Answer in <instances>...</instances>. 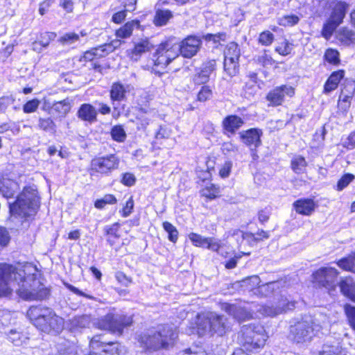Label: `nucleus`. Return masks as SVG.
I'll list each match as a JSON object with an SVG mask.
<instances>
[{
    "mask_svg": "<svg viewBox=\"0 0 355 355\" xmlns=\"http://www.w3.org/2000/svg\"><path fill=\"white\" fill-rule=\"evenodd\" d=\"M15 290L23 300H42L49 291L37 279L36 268L31 264L16 268L0 263V297L8 296Z\"/></svg>",
    "mask_w": 355,
    "mask_h": 355,
    "instance_id": "obj_1",
    "label": "nucleus"
},
{
    "mask_svg": "<svg viewBox=\"0 0 355 355\" xmlns=\"http://www.w3.org/2000/svg\"><path fill=\"white\" fill-rule=\"evenodd\" d=\"M329 322L324 315H319L314 318L306 316L290 327V337L297 343H304L311 341L320 332H328Z\"/></svg>",
    "mask_w": 355,
    "mask_h": 355,
    "instance_id": "obj_2",
    "label": "nucleus"
},
{
    "mask_svg": "<svg viewBox=\"0 0 355 355\" xmlns=\"http://www.w3.org/2000/svg\"><path fill=\"white\" fill-rule=\"evenodd\" d=\"M178 336L177 329L171 325H162L141 334L138 342L144 349L157 351L172 347Z\"/></svg>",
    "mask_w": 355,
    "mask_h": 355,
    "instance_id": "obj_3",
    "label": "nucleus"
},
{
    "mask_svg": "<svg viewBox=\"0 0 355 355\" xmlns=\"http://www.w3.org/2000/svg\"><path fill=\"white\" fill-rule=\"evenodd\" d=\"M132 322L131 315L118 313L113 308L110 309L106 315L94 319L92 324L98 329L121 336L124 329L130 327Z\"/></svg>",
    "mask_w": 355,
    "mask_h": 355,
    "instance_id": "obj_4",
    "label": "nucleus"
},
{
    "mask_svg": "<svg viewBox=\"0 0 355 355\" xmlns=\"http://www.w3.org/2000/svg\"><path fill=\"white\" fill-rule=\"evenodd\" d=\"M37 191L33 187H26L17 196L16 201L10 205L12 216L28 217L34 215L39 207Z\"/></svg>",
    "mask_w": 355,
    "mask_h": 355,
    "instance_id": "obj_5",
    "label": "nucleus"
},
{
    "mask_svg": "<svg viewBox=\"0 0 355 355\" xmlns=\"http://www.w3.org/2000/svg\"><path fill=\"white\" fill-rule=\"evenodd\" d=\"M320 4L331 10V15L324 24L322 35L326 40H329L337 27L343 22L349 5L345 2L338 0H322Z\"/></svg>",
    "mask_w": 355,
    "mask_h": 355,
    "instance_id": "obj_6",
    "label": "nucleus"
},
{
    "mask_svg": "<svg viewBox=\"0 0 355 355\" xmlns=\"http://www.w3.org/2000/svg\"><path fill=\"white\" fill-rule=\"evenodd\" d=\"M267 338L263 327L259 324L243 326L239 336L240 344L249 351L263 347Z\"/></svg>",
    "mask_w": 355,
    "mask_h": 355,
    "instance_id": "obj_7",
    "label": "nucleus"
},
{
    "mask_svg": "<svg viewBox=\"0 0 355 355\" xmlns=\"http://www.w3.org/2000/svg\"><path fill=\"white\" fill-rule=\"evenodd\" d=\"M195 329L200 336L207 333H216L221 336L227 329L223 317L212 312L198 314Z\"/></svg>",
    "mask_w": 355,
    "mask_h": 355,
    "instance_id": "obj_8",
    "label": "nucleus"
},
{
    "mask_svg": "<svg viewBox=\"0 0 355 355\" xmlns=\"http://www.w3.org/2000/svg\"><path fill=\"white\" fill-rule=\"evenodd\" d=\"M339 272L332 267H322L313 274V281L319 286L334 291L337 286V277Z\"/></svg>",
    "mask_w": 355,
    "mask_h": 355,
    "instance_id": "obj_9",
    "label": "nucleus"
},
{
    "mask_svg": "<svg viewBox=\"0 0 355 355\" xmlns=\"http://www.w3.org/2000/svg\"><path fill=\"white\" fill-rule=\"evenodd\" d=\"M120 159L114 154L96 157L92 160V170L102 175H108L118 169Z\"/></svg>",
    "mask_w": 355,
    "mask_h": 355,
    "instance_id": "obj_10",
    "label": "nucleus"
},
{
    "mask_svg": "<svg viewBox=\"0 0 355 355\" xmlns=\"http://www.w3.org/2000/svg\"><path fill=\"white\" fill-rule=\"evenodd\" d=\"M119 343H105L100 335L94 336L89 343V355H119Z\"/></svg>",
    "mask_w": 355,
    "mask_h": 355,
    "instance_id": "obj_11",
    "label": "nucleus"
},
{
    "mask_svg": "<svg viewBox=\"0 0 355 355\" xmlns=\"http://www.w3.org/2000/svg\"><path fill=\"white\" fill-rule=\"evenodd\" d=\"M295 307L294 302H289L286 297H282L276 305L261 306L258 311L264 316L273 317L283 313Z\"/></svg>",
    "mask_w": 355,
    "mask_h": 355,
    "instance_id": "obj_12",
    "label": "nucleus"
},
{
    "mask_svg": "<svg viewBox=\"0 0 355 355\" xmlns=\"http://www.w3.org/2000/svg\"><path fill=\"white\" fill-rule=\"evenodd\" d=\"M51 315V309L41 306H31L27 311V317L40 329L45 326L47 318Z\"/></svg>",
    "mask_w": 355,
    "mask_h": 355,
    "instance_id": "obj_13",
    "label": "nucleus"
},
{
    "mask_svg": "<svg viewBox=\"0 0 355 355\" xmlns=\"http://www.w3.org/2000/svg\"><path fill=\"white\" fill-rule=\"evenodd\" d=\"M295 94L294 88L288 85H282L271 90L267 95L266 99L272 106L281 105L285 96L292 97Z\"/></svg>",
    "mask_w": 355,
    "mask_h": 355,
    "instance_id": "obj_14",
    "label": "nucleus"
},
{
    "mask_svg": "<svg viewBox=\"0 0 355 355\" xmlns=\"http://www.w3.org/2000/svg\"><path fill=\"white\" fill-rule=\"evenodd\" d=\"M201 45L202 41L200 38L190 35L181 42L179 49L183 57L190 58L196 55Z\"/></svg>",
    "mask_w": 355,
    "mask_h": 355,
    "instance_id": "obj_15",
    "label": "nucleus"
},
{
    "mask_svg": "<svg viewBox=\"0 0 355 355\" xmlns=\"http://www.w3.org/2000/svg\"><path fill=\"white\" fill-rule=\"evenodd\" d=\"M155 47L154 43L148 38H142L134 42V47L128 51V57L134 61H137L141 56L152 51Z\"/></svg>",
    "mask_w": 355,
    "mask_h": 355,
    "instance_id": "obj_16",
    "label": "nucleus"
},
{
    "mask_svg": "<svg viewBox=\"0 0 355 355\" xmlns=\"http://www.w3.org/2000/svg\"><path fill=\"white\" fill-rule=\"evenodd\" d=\"M112 51L111 44H105L98 48L88 51L84 53L83 55L73 58V64H78L76 61L79 62V64L85 65L87 61L93 62L98 58L103 57L108 52Z\"/></svg>",
    "mask_w": 355,
    "mask_h": 355,
    "instance_id": "obj_17",
    "label": "nucleus"
},
{
    "mask_svg": "<svg viewBox=\"0 0 355 355\" xmlns=\"http://www.w3.org/2000/svg\"><path fill=\"white\" fill-rule=\"evenodd\" d=\"M260 279L257 275L249 277L242 281V286L246 288L249 291H252L255 294H264L270 289H274L276 284L275 282H271L263 285H259Z\"/></svg>",
    "mask_w": 355,
    "mask_h": 355,
    "instance_id": "obj_18",
    "label": "nucleus"
},
{
    "mask_svg": "<svg viewBox=\"0 0 355 355\" xmlns=\"http://www.w3.org/2000/svg\"><path fill=\"white\" fill-rule=\"evenodd\" d=\"M139 22L137 20H132L128 21L123 26L116 31L115 35L118 40L112 42L111 46L112 49L119 46L121 44V42L119 39H125L130 37L135 28H138Z\"/></svg>",
    "mask_w": 355,
    "mask_h": 355,
    "instance_id": "obj_19",
    "label": "nucleus"
},
{
    "mask_svg": "<svg viewBox=\"0 0 355 355\" xmlns=\"http://www.w3.org/2000/svg\"><path fill=\"white\" fill-rule=\"evenodd\" d=\"M293 207L295 211L302 215H311L316 207L313 200L309 198H301L293 202Z\"/></svg>",
    "mask_w": 355,
    "mask_h": 355,
    "instance_id": "obj_20",
    "label": "nucleus"
},
{
    "mask_svg": "<svg viewBox=\"0 0 355 355\" xmlns=\"http://www.w3.org/2000/svg\"><path fill=\"white\" fill-rule=\"evenodd\" d=\"M243 120L241 117L236 115H229L223 119L222 124L225 134L230 137V134L234 135L243 125Z\"/></svg>",
    "mask_w": 355,
    "mask_h": 355,
    "instance_id": "obj_21",
    "label": "nucleus"
},
{
    "mask_svg": "<svg viewBox=\"0 0 355 355\" xmlns=\"http://www.w3.org/2000/svg\"><path fill=\"white\" fill-rule=\"evenodd\" d=\"M77 116L82 121L92 123L96 121L97 111L91 104L84 103L78 109Z\"/></svg>",
    "mask_w": 355,
    "mask_h": 355,
    "instance_id": "obj_22",
    "label": "nucleus"
},
{
    "mask_svg": "<svg viewBox=\"0 0 355 355\" xmlns=\"http://www.w3.org/2000/svg\"><path fill=\"white\" fill-rule=\"evenodd\" d=\"M262 132L257 129H250L245 132L241 133V137L243 142L252 148H256L261 144L260 137Z\"/></svg>",
    "mask_w": 355,
    "mask_h": 355,
    "instance_id": "obj_23",
    "label": "nucleus"
},
{
    "mask_svg": "<svg viewBox=\"0 0 355 355\" xmlns=\"http://www.w3.org/2000/svg\"><path fill=\"white\" fill-rule=\"evenodd\" d=\"M239 56L240 51L238 45L235 43L230 44L224 53V67L237 64Z\"/></svg>",
    "mask_w": 355,
    "mask_h": 355,
    "instance_id": "obj_24",
    "label": "nucleus"
},
{
    "mask_svg": "<svg viewBox=\"0 0 355 355\" xmlns=\"http://www.w3.org/2000/svg\"><path fill=\"white\" fill-rule=\"evenodd\" d=\"M168 44L166 43L161 44L157 49L156 56L157 58L155 60V64L156 66L159 65H168L170 64L172 59L171 58L172 51L169 50L165 51Z\"/></svg>",
    "mask_w": 355,
    "mask_h": 355,
    "instance_id": "obj_25",
    "label": "nucleus"
},
{
    "mask_svg": "<svg viewBox=\"0 0 355 355\" xmlns=\"http://www.w3.org/2000/svg\"><path fill=\"white\" fill-rule=\"evenodd\" d=\"M64 327V320L55 315L52 311V315L47 318L45 326H43L41 329L42 331L52 330L56 333L60 332Z\"/></svg>",
    "mask_w": 355,
    "mask_h": 355,
    "instance_id": "obj_26",
    "label": "nucleus"
},
{
    "mask_svg": "<svg viewBox=\"0 0 355 355\" xmlns=\"http://www.w3.org/2000/svg\"><path fill=\"white\" fill-rule=\"evenodd\" d=\"M19 189L18 183L10 179H3L0 186V192L6 198H12Z\"/></svg>",
    "mask_w": 355,
    "mask_h": 355,
    "instance_id": "obj_27",
    "label": "nucleus"
},
{
    "mask_svg": "<svg viewBox=\"0 0 355 355\" xmlns=\"http://www.w3.org/2000/svg\"><path fill=\"white\" fill-rule=\"evenodd\" d=\"M227 311L230 315L239 321H244L252 317L251 312L248 311L246 308L241 306L229 305Z\"/></svg>",
    "mask_w": 355,
    "mask_h": 355,
    "instance_id": "obj_28",
    "label": "nucleus"
},
{
    "mask_svg": "<svg viewBox=\"0 0 355 355\" xmlns=\"http://www.w3.org/2000/svg\"><path fill=\"white\" fill-rule=\"evenodd\" d=\"M126 88L121 83L112 84L110 89V98L112 101H121L125 99Z\"/></svg>",
    "mask_w": 355,
    "mask_h": 355,
    "instance_id": "obj_29",
    "label": "nucleus"
},
{
    "mask_svg": "<svg viewBox=\"0 0 355 355\" xmlns=\"http://www.w3.org/2000/svg\"><path fill=\"white\" fill-rule=\"evenodd\" d=\"M337 37L343 45L349 46L355 44V32L347 28H340Z\"/></svg>",
    "mask_w": 355,
    "mask_h": 355,
    "instance_id": "obj_30",
    "label": "nucleus"
},
{
    "mask_svg": "<svg viewBox=\"0 0 355 355\" xmlns=\"http://www.w3.org/2000/svg\"><path fill=\"white\" fill-rule=\"evenodd\" d=\"M343 76L344 71L343 70H339L333 73L324 85V92H330L334 90L337 87L340 80L343 78Z\"/></svg>",
    "mask_w": 355,
    "mask_h": 355,
    "instance_id": "obj_31",
    "label": "nucleus"
},
{
    "mask_svg": "<svg viewBox=\"0 0 355 355\" xmlns=\"http://www.w3.org/2000/svg\"><path fill=\"white\" fill-rule=\"evenodd\" d=\"M340 288L344 295L355 302V283L352 279L343 280L340 283Z\"/></svg>",
    "mask_w": 355,
    "mask_h": 355,
    "instance_id": "obj_32",
    "label": "nucleus"
},
{
    "mask_svg": "<svg viewBox=\"0 0 355 355\" xmlns=\"http://www.w3.org/2000/svg\"><path fill=\"white\" fill-rule=\"evenodd\" d=\"M337 265L344 270L355 272V252L338 261Z\"/></svg>",
    "mask_w": 355,
    "mask_h": 355,
    "instance_id": "obj_33",
    "label": "nucleus"
},
{
    "mask_svg": "<svg viewBox=\"0 0 355 355\" xmlns=\"http://www.w3.org/2000/svg\"><path fill=\"white\" fill-rule=\"evenodd\" d=\"M307 163L304 157L302 156H295L291 160L292 170L297 174L303 173L306 167Z\"/></svg>",
    "mask_w": 355,
    "mask_h": 355,
    "instance_id": "obj_34",
    "label": "nucleus"
},
{
    "mask_svg": "<svg viewBox=\"0 0 355 355\" xmlns=\"http://www.w3.org/2000/svg\"><path fill=\"white\" fill-rule=\"evenodd\" d=\"M319 355H347V353L339 345H324Z\"/></svg>",
    "mask_w": 355,
    "mask_h": 355,
    "instance_id": "obj_35",
    "label": "nucleus"
},
{
    "mask_svg": "<svg viewBox=\"0 0 355 355\" xmlns=\"http://www.w3.org/2000/svg\"><path fill=\"white\" fill-rule=\"evenodd\" d=\"M90 318L88 315H81L74 318L71 320V327L74 330H79L89 326Z\"/></svg>",
    "mask_w": 355,
    "mask_h": 355,
    "instance_id": "obj_36",
    "label": "nucleus"
},
{
    "mask_svg": "<svg viewBox=\"0 0 355 355\" xmlns=\"http://www.w3.org/2000/svg\"><path fill=\"white\" fill-rule=\"evenodd\" d=\"M172 16V12L168 10H157L155 17V24L157 26L165 25Z\"/></svg>",
    "mask_w": 355,
    "mask_h": 355,
    "instance_id": "obj_37",
    "label": "nucleus"
},
{
    "mask_svg": "<svg viewBox=\"0 0 355 355\" xmlns=\"http://www.w3.org/2000/svg\"><path fill=\"white\" fill-rule=\"evenodd\" d=\"M119 224L116 223L112 224L110 226H107L105 227V231L108 236L107 241L110 243L111 245H113L114 243V239L119 238L120 235L119 234Z\"/></svg>",
    "mask_w": 355,
    "mask_h": 355,
    "instance_id": "obj_38",
    "label": "nucleus"
},
{
    "mask_svg": "<svg viewBox=\"0 0 355 355\" xmlns=\"http://www.w3.org/2000/svg\"><path fill=\"white\" fill-rule=\"evenodd\" d=\"M188 236L193 245L199 248H206L209 237H204L198 234L193 232L190 233Z\"/></svg>",
    "mask_w": 355,
    "mask_h": 355,
    "instance_id": "obj_39",
    "label": "nucleus"
},
{
    "mask_svg": "<svg viewBox=\"0 0 355 355\" xmlns=\"http://www.w3.org/2000/svg\"><path fill=\"white\" fill-rule=\"evenodd\" d=\"M38 126L40 129L50 132H55V124L51 118H40L38 121Z\"/></svg>",
    "mask_w": 355,
    "mask_h": 355,
    "instance_id": "obj_40",
    "label": "nucleus"
},
{
    "mask_svg": "<svg viewBox=\"0 0 355 355\" xmlns=\"http://www.w3.org/2000/svg\"><path fill=\"white\" fill-rule=\"evenodd\" d=\"M111 136L117 142H123L126 139V133L122 125H114L111 130Z\"/></svg>",
    "mask_w": 355,
    "mask_h": 355,
    "instance_id": "obj_41",
    "label": "nucleus"
},
{
    "mask_svg": "<svg viewBox=\"0 0 355 355\" xmlns=\"http://www.w3.org/2000/svg\"><path fill=\"white\" fill-rule=\"evenodd\" d=\"M300 21V18L298 16L295 15H284L278 19V24L280 26H294L297 24Z\"/></svg>",
    "mask_w": 355,
    "mask_h": 355,
    "instance_id": "obj_42",
    "label": "nucleus"
},
{
    "mask_svg": "<svg viewBox=\"0 0 355 355\" xmlns=\"http://www.w3.org/2000/svg\"><path fill=\"white\" fill-rule=\"evenodd\" d=\"M137 119L141 128H145L151 121V113L144 111V109H140L137 115Z\"/></svg>",
    "mask_w": 355,
    "mask_h": 355,
    "instance_id": "obj_43",
    "label": "nucleus"
},
{
    "mask_svg": "<svg viewBox=\"0 0 355 355\" xmlns=\"http://www.w3.org/2000/svg\"><path fill=\"white\" fill-rule=\"evenodd\" d=\"M325 60L330 64L333 65H337L340 62L339 60V53L338 51L334 49H327L324 54Z\"/></svg>",
    "mask_w": 355,
    "mask_h": 355,
    "instance_id": "obj_44",
    "label": "nucleus"
},
{
    "mask_svg": "<svg viewBox=\"0 0 355 355\" xmlns=\"http://www.w3.org/2000/svg\"><path fill=\"white\" fill-rule=\"evenodd\" d=\"M234 235L241 236L242 240L246 241L250 245H253L254 243L258 242L257 236L250 232H244L240 230H234Z\"/></svg>",
    "mask_w": 355,
    "mask_h": 355,
    "instance_id": "obj_45",
    "label": "nucleus"
},
{
    "mask_svg": "<svg viewBox=\"0 0 355 355\" xmlns=\"http://www.w3.org/2000/svg\"><path fill=\"white\" fill-rule=\"evenodd\" d=\"M79 40V35L74 33H69L62 36L59 41L63 45H71Z\"/></svg>",
    "mask_w": 355,
    "mask_h": 355,
    "instance_id": "obj_46",
    "label": "nucleus"
},
{
    "mask_svg": "<svg viewBox=\"0 0 355 355\" xmlns=\"http://www.w3.org/2000/svg\"><path fill=\"white\" fill-rule=\"evenodd\" d=\"M205 40L213 42L216 46L220 44V42H225L226 40V34L224 33H219L217 34H207L204 36Z\"/></svg>",
    "mask_w": 355,
    "mask_h": 355,
    "instance_id": "obj_47",
    "label": "nucleus"
},
{
    "mask_svg": "<svg viewBox=\"0 0 355 355\" xmlns=\"http://www.w3.org/2000/svg\"><path fill=\"white\" fill-rule=\"evenodd\" d=\"M292 49V44L289 43L286 40H284V41L281 42L275 49L277 52L283 55L289 54Z\"/></svg>",
    "mask_w": 355,
    "mask_h": 355,
    "instance_id": "obj_48",
    "label": "nucleus"
},
{
    "mask_svg": "<svg viewBox=\"0 0 355 355\" xmlns=\"http://www.w3.org/2000/svg\"><path fill=\"white\" fill-rule=\"evenodd\" d=\"M274 40V35L268 31L262 32L259 37V42L264 46L270 45Z\"/></svg>",
    "mask_w": 355,
    "mask_h": 355,
    "instance_id": "obj_49",
    "label": "nucleus"
},
{
    "mask_svg": "<svg viewBox=\"0 0 355 355\" xmlns=\"http://www.w3.org/2000/svg\"><path fill=\"white\" fill-rule=\"evenodd\" d=\"M40 104V101L37 98L28 101L27 103H26L24 105L23 111L25 113L34 112L37 110Z\"/></svg>",
    "mask_w": 355,
    "mask_h": 355,
    "instance_id": "obj_50",
    "label": "nucleus"
},
{
    "mask_svg": "<svg viewBox=\"0 0 355 355\" xmlns=\"http://www.w3.org/2000/svg\"><path fill=\"white\" fill-rule=\"evenodd\" d=\"M207 69H209L210 68H205V69H202L200 72L195 76L194 81L196 84H203L208 81L210 70H207Z\"/></svg>",
    "mask_w": 355,
    "mask_h": 355,
    "instance_id": "obj_51",
    "label": "nucleus"
},
{
    "mask_svg": "<svg viewBox=\"0 0 355 355\" xmlns=\"http://www.w3.org/2000/svg\"><path fill=\"white\" fill-rule=\"evenodd\" d=\"M345 311L350 326L355 330V307L347 304L345 306Z\"/></svg>",
    "mask_w": 355,
    "mask_h": 355,
    "instance_id": "obj_52",
    "label": "nucleus"
},
{
    "mask_svg": "<svg viewBox=\"0 0 355 355\" xmlns=\"http://www.w3.org/2000/svg\"><path fill=\"white\" fill-rule=\"evenodd\" d=\"M212 96V91L207 86H203L201 87L200 92L198 94L197 99L198 101L205 102L209 99Z\"/></svg>",
    "mask_w": 355,
    "mask_h": 355,
    "instance_id": "obj_53",
    "label": "nucleus"
},
{
    "mask_svg": "<svg viewBox=\"0 0 355 355\" xmlns=\"http://www.w3.org/2000/svg\"><path fill=\"white\" fill-rule=\"evenodd\" d=\"M354 176L352 174L344 175L338 182L337 190L342 191L354 180Z\"/></svg>",
    "mask_w": 355,
    "mask_h": 355,
    "instance_id": "obj_54",
    "label": "nucleus"
},
{
    "mask_svg": "<svg viewBox=\"0 0 355 355\" xmlns=\"http://www.w3.org/2000/svg\"><path fill=\"white\" fill-rule=\"evenodd\" d=\"M10 241V235L8 230L0 227V246L6 247Z\"/></svg>",
    "mask_w": 355,
    "mask_h": 355,
    "instance_id": "obj_55",
    "label": "nucleus"
},
{
    "mask_svg": "<svg viewBox=\"0 0 355 355\" xmlns=\"http://www.w3.org/2000/svg\"><path fill=\"white\" fill-rule=\"evenodd\" d=\"M218 188L214 184H211L202 190L203 196L210 199L215 198L218 196Z\"/></svg>",
    "mask_w": 355,
    "mask_h": 355,
    "instance_id": "obj_56",
    "label": "nucleus"
},
{
    "mask_svg": "<svg viewBox=\"0 0 355 355\" xmlns=\"http://www.w3.org/2000/svg\"><path fill=\"white\" fill-rule=\"evenodd\" d=\"M221 247L222 244L220 243V241L213 237H209L208 242L206 246L207 249L219 253V250L221 248Z\"/></svg>",
    "mask_w": 355,
    "mask_h": 355,
    "instance_id": "obj_57",
    "label": "nucleus"
},
{
    "mask_svg": "<svg viewBox=\"0 0 355 355\" xmlns=\"http://www.w3.org/2000/svg\"><path fill=\"white\" fill-rule=\"evenodd\" d=\"M133 208H134V201H133L132 197H130L126 202V204L123 207L122 210L120 211V213L121 214V216L123 217H125V218L128 217L132 212Z\"/></svg>",
    "mask_w": 355,
    "mask_h": 355,
    "instance_id": "obj_58",
    "label": "nucleus"
},
{
    "mask_svg": "<svg viewBox=\"0 0 355 355\" xmlns=\"http://www.w3.org/2000/svg\"><path fill=\"white\" fill-rule=\"evenodd\" d=\"M232 167V163L230 161L225 162L221 168L220 169L219 174L220 176L223 178H227L231 172Z\"/></svg>",
    "mask_w": 355,
    "mask_h": 355,
    "instance_id": "obj_59",
    "label": "nucleus"
},
{
    "mask_svg": "<svg viewBox=\"0 0 355 355\" xmlns=\"http://www.w3.org/2000/svg\"><path fill=\"white\" fill-rule=\"evenodd\" d=\"M8 338L15 345H19L21 344V335L19 332H17L15 330L10 331Z\"/></svg>",
    "mask_w": 355,
    "mask_h": 355,
    "instance_id": "obj_60",
    "label": "nucleus"
},
{
    "mask_svg": "<svg viewBox=\"0 0 355 355\" xmlns=\"http://www.w3.org/2000/svg\"><path fill=\"white\" fill-rule=\"evenodd\" d=\"M12 50L13 47L8 45L3 50L0 51V64L5 63V62L9 58Z\"/></svg>",
    "mask_w": 355,
    "mask_h": 355,
    "instance_id": "obj_61",
    "label": "nucleus"
},
{
    "mask_svg": "<svg viewBox=\"0 0 355 355\" xmlns=\"http://www.w3.org/2000/svg\"><path fill=\"white\" fill-rule=\"evenodd\" d=\"M135 182V178L133 174L125 173L123 175L121 183L125 186H132Z\"/></svg>",
    "mask_w": 355,
    "mask_h": 355,
    "instance_id": "obj_62",
    "label": "nucleus"
},
{
    "mask_svg": "<svg viewBox=\"0 0 355 355\" xmlns=\"http://www.w3.org/2000/svg\"><path fill=\"white\" fill-rule=\"evenodd\" d=\"M55 37V35L53 33H45L41 35L40 42L43 47H46L50 41L53 40Z\"/></svg>",
    "mask_w": 355,
    "mask_h": 355,
    "instance_id": "obj_63",
    "label": "nucleus"
},
{
    "mask_svg": "<svg viewBox=\"0 0 355 355\" xmlns=\"http://www.w3.org/2000/svg\"><path fill=\"white\" fill-rule=\"evenodd\" d=\"M343 146L348 149L355 148V130L348 136L347 140L343 143Z\"/></svg>",
    "mask_w": 355,
    "mask_h": 355,
    "instance_id": "obj_64",
    "label": "nucleus"
}]
</instances>
